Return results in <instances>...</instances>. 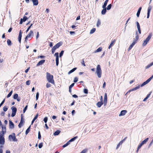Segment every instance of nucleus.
Segmentation results:
<instances>
[{
    "label": "nucleus",
    "instance_id": "f257e3e1",
    "mask_svg": "<svg viewBox=\"0 0 153 153\" xmlns=\"http://www.w3.org/2000/svg\"><path fill=\"white\" fill-rule=\"evenodd\" d=\"M46 79L49 82L54 84V81L53 79V76L48 72L46 73Z\"/></svg>",
    "mask_w": 153,
    "mask_h": 153
},
{
    "label": "nucleus",
    "instance_id": "f03ea898",
    "mask_svg": "<svg viewBox=\"0 0 153 153\" xmlns=\"http://www.w3.org/2000/svg\"><path fill=\"white\" fill-rule=\"evenodd\" d=\"M96 73L99 78L101 77L102 72L100 66L99 65H97V66Z\"/></svg>",
    "mask_w": 153,
    "mask_h": 153
},
{
    "label": "nucleus",
    "instance_id": "7ed1b4c3",
    "mask_svg": "<svg viewBox=\"0 0 153 153\" xmlns=\"http://www.w3.org/2000/svg\"><path fill=\"white\" fill-rule=\"evenodd\" d=\"M8 139L10 141H11L12 140L14 142L17 141V139L14 133H12L11 135H9Z\"/></svg>",
    "mask_w": 153,
    "mask_h": 153
},
{
    "label": "nucleus",
    "instance_id": "20e7f679",
    "mask_svg": "<svg viewBox=\"0 0 153 153\" xmlns=\"http://www.w3.org/2000/svg\"><path fill=\"white\" fill-rule=\"evenodd\" d=\"M62 45V43L61 42H59L54 46L51 50L52 53H53L55 52L56 50L60 46Z\"/></svg>",
    "mask_w": 153,
    "mask_h": 153
},
{
    "label": "nucleus",
    "instance_id": "39448f33",
    "mask_svg": "<svg viewBox=\"0 0 153 153\" xmlns=\"http://www.w3.org/2000/svg\"><path fill=\"white\" fill-rule=\"evenodd\" d=\"M152 36V33H150L148 37L146 38V40L144 41L143 44V46H145L147 43L149 41L150 39L151 38V37Z\"/></svg>",
    "mask_w": 153,
    "mask_h": 153
},
{
    "label": "nucleus",
    "instance_id": "423d86ee",
    "mask_svg": "<svg viewBox=\"0 0 153 153\" xmlns=\"http://www.w3.org/2000/svg\"><path fill=\"white\" fill-rule=\"evenodd\" d=\"M11 109L12 111V113L11 114V116L12 117H13L16 115L17 111V109L16 108L14 107H12L11 108Z\"/></svg>",
    "mask_w": 153,
    "mask_h": 153
},
{
    "label": "nucleus",
    "instance_id": "0eeeda50",
    "mask_svg": "<svg viewBox=\"0 0 153 153\" xmlns=\"http://www.w3.org/2000/svg\"><path fill=\"white\" fill-rule=\"evenodd\" d=\"M127 111L126 110H122L121 111L120 114H119V116L120 117L121 116H124L127 113Z\"/></svg>",
    "mask_w": 153,
    "mask_h": 153
},
{
    "label": "nucleus",
    "instance_id": "6e6552de",
    "mask_svg": "<svg viewBox=\"0 0 153 153\" xmlns=\"http://www.w3.org/2000/svg\"><path fill=\"white\" fill-rule=\"evenodd\" d=\"M13 98L14 99H16L18 101H19L20 98L19 97H18V94H15L13 96Z\"/></svg>",
    "mask_w": 153,
    "mask_h": 153
},
{
    "label": "nucleus",
    "instance_id": "1a4fd4ad",
    "mask_svg": "<svg viewBox=\"0 0 153 153\" xmlns=\"http://www.w3.org/2000/svg\"><path fill=\"white\" fill-rule=\"evenodd\" d=\"M108 1V0H106L104 2V4L102 6V8H103V10H106V6Z\"/></svg>",
    "mask_w": 153,
    "mask_h": 153
},
{
    "label": "nucleus",
    "instance_id": "9d476101",
    "mask_svg": "<svg viewBox=\"0 0 153 153\" xmlns=\"http://www.w3.org/2000/svg\"><path fill=\"white\" fill-rule=\"evenodd\" d=\"M9 125L10 128H13L14 127V125L13 123L11 121H9Z\"/></svg>",
    "mask_w": 153,
    "mask_h": 153
},
{
    "label": "nucleus",
    "instance_id": "9b49d317",
    "mask_svg": "<svg viewBox=\"0 0 153 153\" xmlns=\"http://www.w3.org/2000/svg\"><path fill=\"white\" fill-rule=\"evenodd\" d=\"M33 31L32 30H31L30 32V33L27 35V36L26 37L25 39V41H26L28 39V38L30 37V36L31 35H33Z\"/></svg>",
    "mask_w": 153,
    "mask_h": 153
},
{
    "label": "nucleus",
    "instance_id": "f8f14e48",
    "mask_svg": "<svg viewBox=\"0 0 153 153\" xmlns=\"http://www.w3.org/2000/svg\"><path fill=\"white\" fill-rule=\"evenodd\" d=\"M115 42V40L114 39L113 40H112L110 44L108 47V49H110L112 46H113Z\"/></svg>",
    "mask_w": 153,
    "mask_h": 153
},
{
    "label": "nucleus",
    "instance_id": "ddd939ff",
    "mask_svg": "<svg viewBox=\"0 0 153 153\" xmlns=\"http://www.w3.org/2000/svg\"><path fill=\"white\" fill-rule=\"evenodd\" d=\"M45 60L43 59L40 61L36 65L37 66H39L42 65L43 63H44L45 62Z\"/></svg>",
    "mask_w": 153,
    "mask_h": 153
},
{
    "label": "nucleus",
    "instance_id": "4468645a",
    "mask_svg": "<svg viewBox=\"0 0 153 153\" xmlns=\"http://www.w3.org/2000/svg\"><path fill=\"white\" fill-rule=\"evenodd\" d=\"M107 95L106 93L105 94L104 97V105H106L107 103Z\"/></svg>",
    "mask_w": 153,
    "mask_h": 153
},
{
    "label": "nucleus",
    "instance_id": "2eb2a0df",
    "mask_svg": "<svg viewBox=\"0 0 153 153\" xmlns=\"http://www.w3.org/2000/svg\"><path fill=\"white\" fill-rule=\"evenodd\" d=\"M33 3V5H37L38 4V0H31Z\"/></svg>",
    "mask_w": 153,
    "mask_h": 153
},
{
    "label": "nucleus",
    "instance_id": "dca6fc26",
    "mask_svg": "<svg viewBox=\"0 0 153 153\" xmlns=\"http://www.w3.org/2000/svg\"><path fill=\"white\" fill-rule=\"evenodd\" d=\"M149 138H146V139L144 140L140 144L141 146H142L144 144H145L146 142L148 140Z\"/></svg>",
    "mask_w": 153,
    "mask_h": 153
},
{
    "label": "nucleus",
    "instance_id": "f3484780",
    "mask_svg": "<svg viewBox=\"0 0 153 153\" xmlns=\"http://www.w3.org/2000/svg\"><path fill=\"white\" fill-rule=\"evenodd\" d=\"M2 131L1 132L5 133L6 132V127L5 126H2Z\"/></svg>",
    "mask_w": 153,
    "mask_h": 153
},
{
    "label": "nucleus",
    "instance_id": "a211bd4d",
    "mask_svg": "<svg viewBox=\"0 0 153 153\" xmlns=\"http://www.w3.org/2000/svg\"><path fill=\"white\" fill-rule=\"evenodd\" d=\"M4 138H0V144L4 145Z\"/></svg>",
    "mask_w": 153,
    "mask_h": 153
},
{
    "label": "nucleus",
    "instance_id": "6ab92c4d",
    "mask_svg": "<svg viewBox=\"0 0 153 153\" xmlns=\"http://www.w3.org/2000/svg\"><path fill=\"white\" fill-rule=\"evenodd\" d=\"M140 87V86L138 85V86H137L136 87H135L132 89H130V90H129V91H131L136 90H137V89L139 88Z\"/></svg>",
    "mask_w": 153,
    "mask_h": 153
},
{
    "label": "nucleus",
    "instance_id": "aec40b11",
    "mask_svg": "<svg viewBox=\"0 0 153 153\" xmlns=\"http://www.w3.org/2000/svg\"><path fill=\"white\" fill-rule=\"evenodd\" d=\"M23 123V121L22 118L21 119V121L18 125L19 127L20 128L22 126Z\"/></svg>",
    "mask_w": 153,
    "mask_h": 153
},
{
    "label": "nucleus",
    "instance_id": "412c9836",
    "mask_svg": "<svg viewBox=\"0 0 153 153\" xmlns=\"http://www.w3.org/2000/svg\"><path fill=\"white\" fill-rule=\"evenodd\" d=\"M103 104V103L102 102H99L97 103V105L98 107L100 108Z\"/></svg>",
    "mask_w": 153,
    "mask_h": 153
},
{
    "label": "nucleus",
    "instance_id": "4be33fe9",
    "mask_svg": "<svg viewBox=\"0 0 153 153\" xmlns=\"http://www.w3.org/2000/svg\"><path fill=\"white\" fill-rule=\"evenodd\" d=\"M38 116V114H37L35 117L33 119V120H32L31 123V124L32 125L33 123H34V121L37 119Z\"/></svg>",
    "mask_w": 153,
    "mask_h": 153
},
{
    "label": "nucleus",
    "instance_id": "5701e85b",
    "mask_svg": "<svg viewBox=\"0 0 153 153\" xmlns=\"http://www.w3.org/2000/svg\"><path fill=\"white\" fill-rule=\"evenodd\" d=\"M5 133L0 132V138H4V134Z\"/></svg>",
    "mask_w": 153,
    "mask_h": 153
},
{
    "label": "nucleus",
    "instance_id": "b1692460",
    "mask_svg": "<svg viewBox=\"0 0 153 153\" xmlns=\"http://www.w3.org/2000/svg\"><path fill=\"white\" fill-rule=\"evenodd\" d=\"M139 34H138L137 31H136V33H135V35H136V36H135V39H135V41H137L138 39V35H139Z\"/></svg>",
    "mask_w": 153,
    "mask_h": 153
},
{
    "label": "nucleus",
    "instance_id": "393cba45",
    "mask_svg": "<svg viewBox=\"0 0 153 153\" xmlns=\"http://www.w3.org/2000/svg\"><path fill=\"white\" fill-rule=\"evenodd\" d=\"M76 68H73V69L70 70L68 72V74H70L71 73H72L73 72H74L75 71L76 69Z\"/></svg>",
    "mask_w": 153,
    "mask_h": 153
},
{
    "label": "nucleus",
    "instance_id": "a878e982",
    "mask_svg": "<svg viewBox=\"0 0 153 153\" xmlns=\"http://www.w3.org/2000/svg\"><path fill=\"white\" fill-rule=\"evenodd\" d=\"M153 65V62L150 64H149L148 65L146 66L145 67L146 69H148L150 67L152 66Z\"/></svg>",
    "mask_w": 153,
    "mask_h": 153
},
{
    "label": "nucleus",
    "instance_id": "bb28decb",
    "mask_svg": "<svg viewBox=\"0 0 153 153\" xmlns=\"http://www.w3.org/2000/svg\"><path fill=\"white\" fill-rule=\"evenodd\" d=\"M60 131L59 130H57L54 133V135L55 136L58 135L60 133Z\"/></svg>",
    "mask_w": 153,
    "mask_h": 153
},
{
    "label": "nucleus",
    "instance_id": "cd10ccee",
    "mask_svg": "<svg viewBox=\"0 0 153 153\" xmlns=\"http://www.w3.org/2000/svg\"><path fill=\"white\" fill-rule=\"evenodd\" d=\"M102 50V48L101 47H100L94 51V53H96L98 52H100Z\"/></svg>",
    "mask_w": 153,
    "mask_h": 153
},
{
    "label": "nucleus",
    "instance_id": "c85d7f7f",
    "mask_svg": "<svg viewBox=\"0 0 153 153\" xmlns=\"http://www.w3.org/2000/svg\"><path fill=\"white\" fill-rule=\"evenodd\" d=\"M101 22L100 19H98L97 20V26L98 27L100 25Z\"/></svg>",
    "mask_w": 153,
    "mask_h": 153
},
{
    "label": "nucleus",
    "instance_id": "c756f323",
    "mask_svg": "<svg viewBox=\"0 0 153 153\" xmlns=\"http://www.w3.org/2000/svg\"><path fill=\"white\" fill-rule=\"evenodd\" d=\"M77 138V137L76 136L75 137H74L73 138H72L71 139H70L69 140V142H72L74 141Z\"/></svg>",
    "mask_w": 153,
    "mask_h": 153
},
{
    "label": "nucleus",
    "instance_id": "7c9ffc66",
    "mask_svg": "<svg viewBox=\"0 0 153 153\" xmlns=\"http://www.w3.org/2000/svg\"><path fill=\"white\" fill-rule=\"evenodd\" d=\"M30 126L25 131L26 134H27L30 131Z\"/></svg>",
    "mask_w": 153,
    "mask_h": 153
},
{
    "label": "nucleus",
    "instance_id": "2f4dec72",
    "mask_svg": "<svg viewBox=\"0 0 153 153\" xmlns=\"http://www.w3.org/2000/svg\"><path fill=\"white\" fill-rule=\"evenodd\" d=\"M96 30L95 28H93L92 30H90V34H92L94 33Z\"/></svg>",
    "mask_w": 153,
    "mask_h": 153
},
{
    "label": "nucleus",
    "instance_id": "473e14b6",
    "mask_svg": "<svg viewBox=\"0 0 153 153\" xmlns=\"http://www.w3.org/2000/svg\"><path fill=\"white\" fill-rule=\"evenodd\" d=\"M150 95V94H148L147 95L146 97L143 99V101H146V100L149 97Z\"/></svg>",
    "mask_w": 153,
    "mask_h": 153
},
{
    "label": "nucleus",
    "instance_id": "72a5a7b5",
    "mask_svg": "<svg viewBox=\"0 0 153 153\" xmlns=\"http://www.w3.org/2000/svg\"><path fill=\"white\" fill-rule=\"evenodd\" d=\"M7 44L8 45L10 46L11 45V42L10 39H8L7 40Z\"/></svg>",
    "mask_w": 153,
    "mask_h": 153
},
{
    "label": "nucleus",
    "instance_id": "f704fd0d",
    "mask_svg": "<svg viewBox=\"0 0 153 153\" xmlns=\"http://www.w3.org/2000/svg\"><path fill=\"white\" fill-rule=\"evenodd\" d=\"M13 93V91L12 90L9 93V94L7 95V98H9V97H10V96H11V95H12V94Z\"/></svg>",
    "mask_w": 153,
    "mask_h": 153
},
{
    "label": "nucleus",
    "instance_id": "c9c22d12",
    "mask_svg": "<svg viewBox=\"0 0 153 153\" xmlns=\"http://www.w3.org/2000/svg\"><path fill=\"white\" fill-rule=\"evenodd\" d=\"M111 4H109L108 6L107 7H106V10H110L111 8Z\"/></svg>",
    "mask_w": 153,
    "mask_h": 153
},
{
    "label": "nucleus",
    "instance_id": "e433bc0d",
    "mask_svg": "<svg viewBox=\"0 0 153 153\" xmlns=\"http://www.w3.org/2000/svg\"><path fill=\"white\" fill-rule=\"evenodd\" d=\"M43 146V143H41L39 145V148L40 149L42 148Z\"/></svg>",
    "mask_w": 153,
    "mask_h": 153
},
{
    "label": "nucleus",
    "instance_id": "4c0bfd02",
    "mask_svg": "<svg viewBox=\"0 0 153 153\" xmlns=\"http://www.w3.org/2000/svg\"><path fill=\"white\" fill-rule=\"evenodd\" d=\"M136 41L135 40V39H134L132 44L131 45H132V46H134V45L136 43Z\"/></svg>",
    "mask_w": 153,
    "mask_h": 153
},
{
    "label": "nucleus",
    "instance_id": "58836bf2",
    "mask_svg": "<svg viewBox=\"0 0 153 153\" xmlns=\"http://www.w3.org/2000/svg\"><path fill=\"white\" fill-rule=\"evenodd\" d=\"M136 24H137V29L138 30V29H140V25H139V23L137 22H136Z\"/></svg>",
    "mask_w": 153,
    "mask_h": 153
},
{
    "label": "nucleus",
    "instance_id": "ea45409f",
    "mask_svg": "<svg viewBox=\"0 0 153 153\" xmlns=\"http://www.w3.org/2000/svg\"><path fill=\"white\" fill-rule=\"evenodd\" d=\"M148 84V83L146 82V81L145 82H144L143 83L140 85V86L141 87H143V86L146 85V84Z\"/></svg>",
    "mask_w": 153,
    "mask_h": 153
},
{
    "label": "nucleus",
    "instance_id": "a19ab883",
    "mask_svg": "<svg viewBox=\"0 0 153 153\" xmlns=\"http://www.w3.org/2000/svg\"><path fill=\"white\" fill-rule=\"evenodd\" d=\"M150 13V10H148L147 15V18L148 19L149 18Z\"/></svg>",
    "mask_w": 153,
    "mask_h": 153
},
{
    "label": "nucleus",
    "instance_id": "79ce46f5",
    "mask_svg": "<svg viewBox=\"0 0 153 153\" xmlns=\"http://www.w3.org/2000/svg\"><path fill=\"white\" fill-rule=\"evenodd\" d=\"M64 52V51H61V52L59 54V57H61V56L63 55V53Z\"/></svg>",
    "mask_w": 153,
    "mask_h": 153
},
{
    "label": "nucleus",
    "instance_id": "37998d69",
    "mask_svg": "<svg viewBox=\"0 0 153 153\" xmlns=\"http://www.w3.org/2000/svg\"><path fill=\"white\" fill-rule=\"evenodd\" d=\"M39 97V93L38 92H37V93L36 94V100H38Z\"/></svg>",
    "mask_w": 153,
    "mask_h": 153
},
{
    "label": "nucleus",
    "instance_id": "c03bdc74",
    "mask_svg": "<svg viewBox=\"0 0 153 153\" xmlns=\"http://www.w3.org/2000/svg\"><path fill=\"white\" fill-rule=\"evenodd\" d=\"M78 80V78L77 77H75L74 80V82H76Z\"/></svg>",
    "mask_w": 153,
    "mask_h": 153
},
{
    "label": "nucleus",
    "instance_id": "a18cd8bd",
    "mask_svg": "<svg viewBox=\"0 0 153 153\" xmlns=\"http://www.w3.org/2000/svg\"><path fill=\"white\" fill-rule=\"evenodd\" d=\"M8 109L7 108L6 106H4L3 108V110L4 111H7Z\"/></svg>",
    "mask_w": 153,
    "mask_h": 153
},
{
    "label": "nucleus",
    "instance_id": "49530a36",
    "mask_svg": "<svg viewBox=\"0 0 153 153\" xmlns=\"http://www.w3.org/2000/svg\"><path fill=\"white\" fill-rule=\"evenodd\" d=\"M46 87L47 88H48L50 87H51V85L50 84H49V83H47L46 84Z\"/></svg>",
    "mask_w": 153,
    "mask_h": 153
},
{
    "label": "nucleus",
    "instance_id": "de8ad7c7",
    "mask_svg": "<svg viewBox=\"0 0 153 153\" xmlns=\"http://www.w3.org/2000/svg\"><path fill=\"white\" fill-rule=\"evenodd\" d=\"M38 134V139H40L41 138V135L39 131Z\"/></svg>",
    "mask_w": 153,
    "mask_h": 153
},
{
    "label": "nucleus",
    "instance_id": "09e8293b",
    "mask_svg": "<svg viewBox=\"0 0 153 153\" xmlns=\"http://www.w3.org/2000/svg\"><path fill=\"white\" fill-rule=\"evenodd\" d=\"M27 19V17L25 16L23 17V19H22L23 22H25Z\"/></svg>",
    "mask_w": 153,
    "mask_h": 153
},
{
    "label": "nucleus",
    "instance_id": "8fccbe9b",
    "mask_svg": "<svg viewBox=\"0 0 153 153\" xmlns=\"http://www.w3.org/2000/svg\"><path fill=\"white\" fill-rule=\"evenodd\" d=\"M84 93L87 94L88 93V90L87 89H84Z\"/></svg>",
    "mask_w": 153,
    "mask_h": 153
},
{
    "label": "nucleus",
    "instance_id": "3c124183",
    "mask_svg": "<svg viewBox=\"0 0 153 153\" xmlns=\"http://www.w3.org/2000/svg\"><path fill=\"white\" fill-rule=\"evenodd\" d=\"M140 11H141V10H138V11L137 13V17H138L139 16L140 14Z\"/></svg>",
    "mask_w": 153,
    "mask_h": 153
},
{
    "label": "nucleus",
    "instance_id": "603ef678",
    "mask_svg": "<svg viewBox=\"0 0 153 153\" xmlns=\"http://www.w3.org/2000/svg\"><path fill=\"white\" fill-rule=\"evenodd\" d=\"M27 105H26L25 107V108H24V110H23V113H25V112L26 111V110L27 109Z\"/></svg>",
    "mask_w": 153,
    "mask_h": 153
},
{
    "label": "nucleus",
    "instance_id": "864d4df0",
    "mask_svg": "<svg viewBox=\"0 0 153 153\" xmlns=\"http://www.w3.org/2000/svg\"><path fill=\"white\" fill-rule=\"evenodd\" d=\"M48 120V118L46 117H45L44 119V121L45 123H46Z\"/></svg>",
    "mask_w": 153,
    "mask_h": 153
},
{
    "label": "nucleus",
    "instance_id": "5fc2aeb1",
    "mask_svg": "<svg viewBox=\"0 0 153 153\" xmlns=\"http://www.w3.org/2000/svg\"><path fill=\"white\" fill-rule=\"evenodd\" d=\"M142 146L140 145V144L138 146V147H137V151H136L137 152H138V150L141 148V147Z\"/></svg>",
    "mask_w": 153,
    "mask_h": 153
},
{
    "label": "nucleus",
    "instance_id": "6e6d98bb",
    "mask_svg": "<svg viewBox=\"0 0 153 153\" xmlns=\"http://www.w3.org/2000/svg\"><path fill=\"white\" fill-rule=\"evenodd\" d=\"M106 10H102L101 13L102 15L105 14L106 13Z\"/></svg>",
    "mask_w": 153,
    "mask_h": 153
},
{
    "label": "nucleus",
    "instance_id": "4d7b16f0",
    "mask_svg": "<svg viewBox=\"0 0 153 153\" xmlns=\"http://www.w3.org/2000/svg\"><path fill=\"white\" fill-rule=\"evenodd\" d=\"M32 25H33V24H31L30 25L28 28L27 29V30L26 31V32H27L29 31V29L30 28L31 26Z\"/></svg>",
    "mask_w": 153,
    "mask_h": 153
},
{
    "label": "nucleus",
    "instance_id": "13d9d810",
    "mask_svg": "<svg viewBox=\"0 0 153 153\" xmlns=\"http://www.w3.org/2000/svg\"><path fill=\"white\" fill-rule=\"evenodd\" d=\"M87 152V149L83 150L80 153H85Z\"/></svg>",
    "mask_w": 153,
    "mask_h": 153
},
{
    "label": "nucleus",
    "instance_id": "bf43d9fd",
    "mask_svg": "<svg viewBox=\"0 0 153 153\" xmlns=\"http://www.w3.org/2000/svg\"><path fill=\"white\" fill-rule=\"evenodd\" d=\"M5 99H4L2 101V102H1V104H0V107L4 103V101H5Z\"/></svg>",
    "mask_w": 153,
    "mask_h": 153
},
{
    "label": "nucleus",
    "instance_id": "052dcab7",
    "mask_svg": "<svg viewBox=\"0 0 153 153\" xmlns=\"http://www.w3.org/2000/svg\"><path fill=\"white\" fill-rule=\"evenodd\" d=\"M26 84L27 85H29L30 84V80L27 81L26 82Z\"/></svg>",
    "mask_w": 153,
    "mask_h": 153
},
{
    "label": "nucleus",
    "instance_id": "680f3d73",
    "mask_svg": "<svg viewBox=\"0 0 153 153\" xmlns=\"http://www.w3.org/2000/svg\"><path fill=\"white\" fill-rule=\"evenodd\" d=\"M133 46H132V45H131L129 46L128 48V51H130L132 48Z\"/></svg>",
    "mask_w": 153,
    "mask_h": 153
},
{
    "label": "nucleus",
    "instance_id": "e2e57ef3",
    "mask_svg": "<svg viewBox=\"0 0 153 153\" xmlns=\"http://www.w3.org/2000/svg\"><path fill=\"white\" fill-rule=\"evenodd\" d=\"M74 83H72L69 86V88H72L74 86Z\"/></svg>",
    "mask_w": 153,
    "mask_h": 153
},
{
    "label": "nucleus",
    "instance_id": "0e129e2a",
    "mask_svg": "<svg viewBox=\"0 0 153 153\" xmlns=\"http://www.w3.org/2000/svg\"><path fill=\"white\" fill-rule=\"evenodd\" d=\"M106 85V83L105 82H104L103 84V85L102 86V88H105Z\"/></svg>",
    "mask_w": 153,
    "mask_h": 153
},
{
    "label": "nucleus",
    "instance_id": "69168bd1",
    "mask_svg": "<svg viewBox=\"0 0 153 153\" xmlns=\"http://www.w3.org/2000/svg\"><path fill=\"white\" fill-rule=\"evenodd\" d=\"M59 53H55L54 56H56V57H57V56L58 57L59 56Z\"/></svg>",
    "mask_w": 153,
    "mask_h": 153
},
{
    "label": "nucleus",
    "instance_id": "338daca9",
    "mask_svg": "<svg viewBox=\"0 0 153 153\" xmlns=\"http://www.w3.org/2000/svg\"><path fill=\"white\" fill-rule=\"evenodd\" d=\"M45 57V56H38V58H44Z\"/></svg>",
    "mask_w": 153,
    "mask_h": 153
},
{
    "label": "nucleus",
    "instance_id": "774afa93",
    "mask_svg": "<svg viewBox=\"0 0 153 153\" xmlns=\"http://www.w3.org/2000/svg\"><path fill=\"white\" fill-rule=\"evenodd\" d=\"M72 97H74V98H77L78 97V96L77 95H76V94H74L73 95H72Z\"/></svg>",
    "mask_w": 153,
    "mask_h": 153
}]
</instances>
